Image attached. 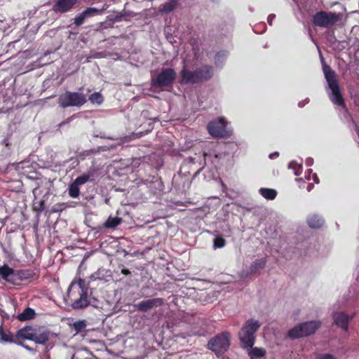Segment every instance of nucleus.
Segmentation results:
<instances>
[{"label":"nucleus","mask_w":359,"mask_h":359,"mask_svg":"<svg viewBox=\"0 0 359 359\" xmlns=\"http://www.w3.org/2000/svg\"><path fill=\"white\" fill-rule=\"evenodd\" d=\"M322 69L328 84L331 90L330 100L332 102L340 107H345L344 100L339 88V81L336 72L327 65L324 58L321 56Z\"/></svg>","instance_id":"obj_1"},{"label":"nucleus","mask_w":359,"mask_h":359,"mask_svg":"<svg viewBox=\"0 0 359 359\" xmlns=\"http://www.w3.org/2000/svg\"><path fill=\"white\" fill-rule=\"evenodd\" d=\"M259 322L255 319H249L243 325L238 332V338L244 348H252L255 341V333L260 327Z\"/></svg>","instance_id":"obj_2"},{"label":"nucleus","mask_w":359,"mask_h":359,"mask_svg":"<svg viewBox=\"0 0 359 359\" xmlns=\"http://www.w3.org/2000/svg\"><path fill=\"white\" fill-rule=\"evenodd\" d=\"M231 335L229 332H222L209 339L207 348L212 351L217 358L223 355L229 348Z\"/></svg>","instance_id":"obj_3"},{"label":"nucleus","mask_w":359,"mask_h":359,"mask_svg":"<svg viewBox=\"0 0 359 359\" xmlns=\"http://www.w3.org/2000/svg\"><path fill=\"white\" fill-rule=\"evenodd\" d=\"M321 326L319 320H313L300 323L290 330L287 336L290 339H298L313 334Z\"/></svg>","instance_id":"obj_4"},{"label":"nucleus","mask_w":359,"mask_h":359,"mask_svg":"<svg viewBox=\"0 0 359 359\" xmlns=\"http://www.w3.org/2000/svg\"><path fill=\"white\" fill-rule=\"evenodd\" d=\"M340 13L320 11L313 15L311 22L316 27L330 28L340 20Z\"/></svg>","instance_id":"obj_5"},{"label":"nucleus","mask_w":359,"mask_h":359,"mask_svg":"<svg viewBox=\"0 0 359 359\" xmlns=\"http://www.w3.org/2000/svg\"><path fill=\"white\" fill-rule=\"evenodd\" d=\"M86 102V97L83 93L78 92L66 91L59 95L58 104L62 108L69 107H81Z\"/></svg>","instance_id":"obj_6"},{"label":"nucleus","mask_w":359,"mask_h":359,"mask_svg":"<svg viewBox=\"0 0 359 359\" xmlns=\"http://www.w3.org/2000/svg\"><path fill=\"white\" fill-rule=\"evenodd\" d=\"M215 327L214 322L208 318H198L191 327L188 336L206 337L214 333Z\"/></svg>","instance_id":"obj_7"},{"label":"nucleus","mask_w":359,"mask_h":359,"mask_svg":"<svg viewBox=\"0 0 359 359\" xmlns=\"http://www.w3.org/2000/svg\"><path fill=\"white\" fill-rule=\"evenodd\" d=\"M177 74L172 68H163L151 79V86L154 88H166L172 86L176 79Z\"/></svg>","instance_id":"obj_8"},{"label":"nucleus","mask_w":359,"mask_h":359,"mask_svg":"<svg viewBox=\"0 0 359 359\" xmlns=\"http://www.w3.org/2000/svg\"><path fill=\"white\" fill-rule=\"evenodd\" d=\"M226 123L224 118H219L217 120L210 121L207 129L208 133L213 137H224L226 135Z\"/></svg>","instance_id":"obj_9"},{"label":"nucleus","mask_w":359,"mask_h":359,"mask_svg":"<svg viewBox=\"0 0 359 359\" xmlns=\"http://www.w3.org/2000/svg\"><path fill=\"white\" fill-rule=\"evenodd\" d=\"M163 303V299L157 297L141 301L135 306L139 311L145 313L154 308L161 306Z\"/></svg>","instance_id":"obj_10"},{"label":"nucleus","mask_w":359,"mask_h":359,"mask_svg":"<svg viewBox=\"0 0 359 359\" xmlns=\"http://www.w3.org/2000/svg\"><path fill=\"white\" fill-rule=\"evenodd\" d=\"M78 0H56L53 6V11L57 13H65L71 11L77 4Z\"/></svg>","instance_id":"obj_11"},{"label":"nucleus","mask_w":359,"mask_h":359,"mask_svg":"<svg viewBox=\"0 0 359 359\" xmlns=\"http://www.w3.org/2000/svg\"><path fill=\"white\" fill-rule=\"evenodd\" d=\"M180 74L181 77L180 83L182 84L199 83L196 69H195L194 71H191L188 69L186 67H184Z\"/></svg>","instance_id":"obj_12"},{"label":"nucleus","mask_w":359,"mask_h":359,"mask_svg":"<svg viewBox=\"0 0 359 359\" xmlns=\"http://www.w3.org/2000/svg\"><path fill=\"white\" fill-rule=\"evenodd\" d=\"M14 285H19L22 281L29 279H37L39 276L32 269H21L15 271Z\"/></svg>","instance_id":"obj_13"},{"label":"nucleus","mask_w":359,"mask_h":359,"mask_svg":"<svg viewBox=\"0 0 359 359\" xmlns=\"http://www.w3.org/2000/svg\"><path fill=\"white\" fill-rule=\"evenodd\" d=\"M198 77L199 83L210 80L214 74L213 67L210 65H205L196 69Z\"/></svg>","instance_id":"obj_14"},{"label":"nucleus","mask_w":359,"mask_h":359,"mask_svg":"<svg viewBox=\"0 0 359 359\" xmlns=\"http://www.w3.org/2000/svg\"><path fill=\"white\" fill-rule=\"evenodd\" d=\"M15 270L11 268L8 264H4L0 266V278L14 285L15 283Z\"/></svg>","instance_id":"obj_15"},{"label":"nucleus","mask_w":359,"mask_h":359,"mask_svg":"<svg viewBox=\"0 0 359 359\" xmlns=\"http://www.w3.org/2000/svg\"><path fill=\"white\" fill-rule=\"evenodd\" d=\"M79 298L74 299H72V306L75 309H84L89 306L90 302L88 298V292H79Z\"/></svg>","instance_id":"obj_16"},{"label":"nucleus","mask_w":359,"mask_h":359,"mask_svg":"<svg viewBox=\"0 0 359 359\" xmlns=\"http://www.w3.org/2000/svg\"><path fill=\"white\" fill-rule=\"evenodd\" d=\"M334 323L344 330H348L349 317L342 312L335 313L333 316Z\"/></svg>","instance_id":"obj_17"},{"label":"nucleus","mask_w":359,"mask_h":359,"mask_svg":"<svg viewBox=\"0 0 359 359\" xmlns=\"http://www.w3.org/2000/svg\"><path fill=\"white\" fill-rule=\"evenodd\" d=\"M95 180V170H90L87 172L77 177L74 181L79 186L86 184L88 182H93Z\"/></svg>","instance_id":"obj_18"},{"label":"nucleus","mask_w":359,"mask_h":359,"mask_svg":"<svg viewBox=\"0 0 359 359\" xmlns=\"http://www.w3.org/2000/svg\"><path fill=\"white\" fill-rule=\"evenodd\" d=\"M266 264V260L265 258L257 259L253 263L251 264L250 266V272L251 274H255L259 273V271L263 269Z\"/></svg>","instance_id":"obj_19"},{"label":"nucleus","mask_w":359,"mask_h":359,"mask_svg":"<svg viewBox=\"0 0 359 359\" xmlns=\"http://www.w3.org/2000/svg\"><path fill=\"white\" fill-rule=\"evenodd\" d=\"M307 223L309 227L312 229H319L323 225L324 220L321 217L313 215L308 217Z\"/></svg>","instance_id":"obj_20"},{"label":"nucleus","mask_w":359,"mask_h":359,"mask_svg":"<svg viewBox=\"0 0 359 359\" xmlns=\"http://www.w3.org/2000/svg\"><path fill=\"white\" fill-rule=\"evenodd\" d=\"M35 332L30 327H26L18 331L16 336L18 338L32 341Z\"/></svg>","instance_id":"obj_21"},{"label":"nucleus","mask_w":359,"mask_h":359,"mask_svg":"<svg viewBox=\"0 0 359 359\" xmlns=\"http://www.w3.org/2000/svg\"><path fill=\"white\" fill-rule=\"evenodd\" d=\"M50 333L48 331H43L39 333L35 332L32 341L36 344L44 345L48 341Z\"/></svg>","instance_id":"obj_22"},{"label":"nucleus","mask_w":359,"mask_h":359,"mask_svg":"<svg viewBox=\"0 0 359 359\" xmlns=\"http://www.w3.org/2000/svg\"><path fill=\"white\" fill-rule=\"evenodd\" d=\"M178 0H168L167 2L159 6V11L162 13H169L174 10L177 4Z\"/></svg>","instance_id":"obj_23"},{"label":"nucleus","mask_w":359,"mask_h":359,"mask_svg":"<svg viewBox=\"0 0 359 359\" xmlns=\"http://www.w3.org/2000/svg\"><path fill=\"white\" fill-rule=\"evenodd\" d=\"M36 316L35 311L29 307L26 308L22 313L18 316V319L20 321H26L33 319Z\"/></svg>","instance_id":"obj_24"},{"label":"nucleus","mask_w":359,"mask_h":359,"mask_svg":"<svg viewBox=\"0 0 359 359\" xmlns=\"http://www.w3.org/2000/svg\"><path fill=\"white\" fill-rule=\"evenodd\" d=\"M248 349H250L248 352L250 359H258L259 358L264 357L266 355V351L262 348H253L252 346V348H248Z\"/></svg>","instance_id":"obj_25"},{"label":"nucleus","mask_w":359,"mask_h":359,"mask_svg":"<svg viewBox=\"0 0 359 359\" xmlns=\"http://www.w3.org/2000/svg\"><path fill=\"white\" fill-rule=\"evenodd\" d=\"M259 192L267 200H273L277 196V191L275 189L269 188H261L259 189Z\"/></svg>","instance_id":"obj_26"},{"label":"nucleus","mask_w":359,"mask_h":359,"mask_svg":"<svg viewBox=\"0 0 359 359\" xmlns=\"http://www.w3.org/2000/svg\"><path fill=\"white\" fill-rule=\"evenodd\" d=\"M122 222V218L115 217H109L107 221L104 223V228L111 229L118 226Z\"/></svg>","instance_id":"obj_27"},{"label":"nucleus","mask_w":359,"mask_h":359,"mask_svg":"<svg viewBox=\"0 0 359 359\" xmlns=\"http://www.w3.org/2000/svg\"><path fill=\"white\" fill-rule=\"evenodd\" d=\"M69 196L73 198H77L80 195L79 185L76 182H72L68 188Z\"/></svg>","instance_id":"obj_28"},{"label":"nucleus","mask_w":359,"mask_h":359,"mask_svg":"<svg viewBox=\"0 0 359 359\" xmlns=\"http://www.w3.org/2000/svg\"><path fill=\"white\" fill-rule=\"evenodd\" d=\"M0 342H14L13 334L10 332H6L2 325L0 326Z\"/></svg>","instance_id":"obj_29"},{"label":"nucleus","mask_w":359,"mask_h":359,"mask_svg":"<svg viewBox=\"0 0 359 359\" xmlns=\"http://www.w3.org/2000/svg\"><path fill=\"white\" fill-rule=\"evenodd\" d=\"M32 208L37 215L41 214L45 209V201L43 200H40L39 201H34L32 205Z\"/></svg>","instance_id":"obj_30"},{"label":"nucleus","mask_w":359,"mask_h":359,"mask_svg":"<svg viewBox=\"0 0 359 359\" xmlns=\"http://www.w3.org/2000/svg\"><path fill=\"white\" fill-rule=\"evenodd\" d=\"M82 13L86 19L94 17L100 13V11L97 8L93 7H88L86 9H85Z\"/></svg>","instance_id":"obj_31"},{"label":"nucleus","mask_w":359,"mask_h":359,"mask_svg":"<svg viewBox=\"0 0 359 359\" xmlns=\"http://www.w3.org/2000/svg\"><path fill=\"white\" fill-rule=\"evenodd\" d=\"M226 241L222 236H218L213 240L214 249L222 248L226 245Z\"/></svg>","instance_id":"obj_32"},{"label":"nucleus","mask_w":359,"mask_h":359,"mask_svg":"<svg viewBox=\"0 0 359 359\" xmlns=\"http://www.w3.org/2000/svg\"><path fill=\"white\" fill-rule=\"evenodd\" d=\"M67 208L65 203H57L53 205L50 209L51 213L60 212Z\"/></svg>","instance_id":"obj_33"},{"label":"nucleus","mask_w":359,"mask_h":359,"mask_svg":"<svg viewBox=\"0 0 359 359\" xmlns=\"http://www.w3.org/2000/svg\"><path fill=\"white\" fill-rule=\"evenodd\" d=\"M89 100L92 103L100 104L103 102V97L100 93H93L89 96Z\"/></svg>","instance_id":"obj_34"},{"label":"nucleus","mask_w":359,"mask_h":359,"mask_svg":"<svg viewBox=\"0 0 359 359\" xmlns=\"http://www.w3.org/2000/svg\"><path fill=\"white\" fill-rule=\"evenodd\" d=\"M86 327V324L83 320H78L74 323L73 327L76 331V332H82L85 330Z\"/></svg>","instance_id":"obj_35"},{"label":"nucleus","mask_w":359,"mask_h":359,"mask_svg":"<svg viewBox=\"0 0 359 359\" xmlns=\"http://www.w3.org/2000/svg\"><path fill=\"white\" fill-rule=\"evenodd\" d=\"M86 20V17L83 15V13L78 14L74 19V24L76 27H79L82 25L85 20Z\"/></svg>","instance_id":"obj_36"},{"label":"nucleus","mask_w":359,"mask_h":359,"mask_svg":"<svg viewBox=\"0 0 359 359\" xmlns=\"http://www.w3.org/2000/svg\"><path fill=\"white\" fill-rule=\"evenodd\" d=\"M77 285L79 287V292H88V289L85 286V280L83 279L79 278L77 282Z\"/></svg>","instance_id":"obj_37"},{"label":"nucleus","mask_w":359,"mask_h":359,"mask_svg":"<svg viewBox=\"0 0 359 359\" xmlns=\"http://www.w3.org/2000/svg\"><path fill=\"white\" fill-rule=\"evenodd\" d=\"M289 168L295 170V175H298L297 170L302 168V165L297 163L296 161H292L289 164Z\"/></svg>","instance_id":"obj_38"},{"label":"nucleus","mask_w":359,"mask_h":359,"mask_svg":"<svg viewBox=\"0 0 359 359\" xmlns=\"http://www.w3.org/2000/svg\"><path fill=\"white\" fill-rule=\"evenodd\" d=\"M317 359H336L332 355L329 353L320 354Z\"/></svg>","instance_id":"obj_39"},{"label":"nucleus","mask_w":359,"mask_h":359,"mask_svg":"<svg viewBox=\"0 0 359 359\" xmlns=\"http://www.w3.org/2000/svg\"><path fill=\"white\" fill-rule=\"evenodd\" d=\"M276 18L274 14H270L267 18V21L270 25H272L273 19Z\"/></svg>","instance_id":"obj_40"},{"label":"nucleus","mask_w":359,"mask_h":359,"mask_svg":"<svg viewBox=\"0 0 359 359\" xmlns=\"http://www.w3.org/2000/svg\"><path fill=\"white\" fill-rule=\"evenodd\" d=\"M121 273L126 276L129 275L130 273V271L127 269H123L121 270Z\"/></svg>","instance_id":"obj_41"},{"label":"nucleus","mask_w":359,"mask_h":359,"mask_svg":"<svg viewBox=\"0 0 359 359\" xmlns=\"http://www.w3.org/2000/svg\"><path fill=\"white\" fill-rule=\"evenodd\" d=\"M3 143L6 146V147H8V145L10 144L9 143V140L8 138L6 139H4L3 140Z\"/></svg>","instance_id":"obj_42"},{"label":"nucleus","mask_w":359,"mask_h":359,"mask_svg":"<svg viewBox=\"0 0 359 359\" xmlns=\"http://www.w3.org/2000/svg\"><path fill=\"white\" fill-rule=\"evenodd\" d=\"M275 156H278V152H275L273 154H271L269 157L270 158L273 159Z\"/></svg>","instance_id":"obj_43"},{"label":"nucleus","mask_w":359,"mask_h":359,"mask_svg":"<svg viewBox=\"0 0 359 359\" xmlns=\"http://www.w3.org/2000/svg\"><path fill=\"white\" fill-rule=\"evenodd\" d=\"M68 296H69V297L72 298V297L73 296V294L71 293V292L69 291Z\"/></svg>","instance_id":"obj_44"},{"label":"nucleus","mask_w":359,"mask_h":359,"mask_svg":"<svg viewBox=\"0 0 359 359\" xmlns=\"http://www.w3.org/2000/svg\"><path fill=\"white\" fill-rule=\"evenodd\" d=\"M315 182H316V183H318V182H319V180H315Z\"/></svg>","instance_id":"obj_45"}]
</instances>
